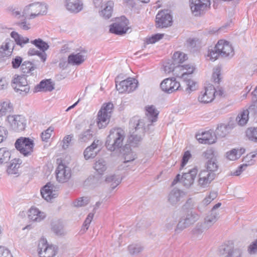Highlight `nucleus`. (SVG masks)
<instances>
[{
  "label": "nucleus",
  "instance_id": "nucleus-1",
  "mask_svg": "<svg viewBox=\"0 0 257 257\" xmlns=\"http://www.w3.org/2000/svg\"><path fill=\"white\" fill-rule=\"evenodd\" d=\"M234 55V51L231 45L224 40H219L215 47L209 49L207 57L214 61L219 56L222 57H231Z\"/></svg>",
  "mask_w": 257,
  "mask_h": 257
},
{
  "label": "nucleus",
  "instance_id": "nucleus-2",
  "mask_svg": "<svg viewBox=\"0 0 257 257\" xmlns=\"http://www.w3.org/2000/svg\"><path fill=\"white\" fill-rule=\"evenodd\" d=\"M125 137L124 131L120 127H114L109 131L106 138L105 146L110 151L120 148L123 144Z\"/></svg>",
  "mask_w": 257,
  "mask_h": 257
},
{
  "label": "nucleus",
  "instance_id": "nucleus-3",
  "mask_svg": "<svg viewBox=\"0 0 257 257\" xmlns=\"http://www.w3.org/2000/svg\"><path fill=\"white\" fill-rule=\"evenodd\" d=\"M47 6L45 4L35 3L26 6L23 11V17L29 20L45 15L47 12Z\"/></svg>",
  "mask_w": 257,
  "mask_h": 257
},
{
  "label": "nucleus",
  "instance_id": "nucleus-4",
  "mask_svg": "<svg viewBox=\"0 0 257 257\" xmlns=\"http://www.w3.org/2000/svg\"><path fill=\"white\" fill-rule=\"evenodd\" d=\"M113 109V104L111 102L104 103L97 115L96 123L99 128H105L109 123Z\"/></svg>",
  "mask_w": 257,
  "mask_h": 257
},
{
  "label": "nucleus",
  "instance_id": "nucleus-5",
  "mask_svg": "<svg viewBox=\"0 0 257 257\" xmlns=\"http://www.w3.org/2000/svg\"><path fill=\"white\" fill-rule=\"evenodd\" d=\"M197 173V168L194 167L187 172L183 173L182 176L178 174L172 182V185L174 186L180 182L184 187L189 188L194 184Z\"/></svg>",
  "mask_w": 257,
  "mask_h": 257
},
{
  "label": "nucleus",
  "instance_id": "nucleus-6",
  "mask_svg": "<svg viewBox=\"0 0 257 257\" xmlns=\"http://www.w3.org/2000/svg\"><path fill=\"white\" fill-rule=\"evenodd\" d=\"M194 68L190 65H178L175 66L174 64H167L164 66V70L166 73H169L173 72L174 75L179 78L185 79L186 76L192 74Z\"/></svg>",
  "mask_w": 257,
  "mask_h": 257
},
{
  "label": "nucleus",
  "instance_id": "nucleus-7",
  "mask_svg": "<svg viewBox=\"0 0 257 257\" xmlns=\"http://www.w3.org/2000/svg\"><path fill=\"white\" fill-rule=\"evenodd\" d=\"M12 86L16 92L23 96L26 95L30 89L25 75H15L12 80Z\"/></svg>",
  "mask_w": 257,
  "mask_h": 257
},
{
  "label": "nucleus",
  "instance_id": "nucleus-8",
  "mask_svg": "<svg viewBox=\"0 0 257 257\" xmlns=\"http://www.w3.org/2000/svg\"><path fill=\"white\" fill-rule=\"evenodd\" d=\"M199 215L193 211H188L185 216L179 221L175 231L179 233L185 228L193 225L199 219Z\"/></svg>",
  "mask_w": 257,
  "mask_h": 257
},
{
  "label": "nucleus",
  "instance_id": "nucleus-9",
  "mask_svg": "<svg viewBox=\"0 0 257 257\" xmlns=\"http://www.w3.org/2000/svg\"><path fill=\"white\" fill-rule=\"evenodd\" d=\"M128 25V21L125 17L117 18L115 22L110 25L109 32L118 35L125 34L129 29Z\"/></svg>",
  "mask_w": 257,
  "mask_h": 257
},
{
  "label": "nucleus",
  "instance_id": "nucleus-10",
  "mask_svg": "<svg viewBox=\"0 0 257 257\" xmlns=\"http://www.w3.org/2000/svg\"><path fill=\"white\" fill-rule=\"evenodd\" d=\"M34 146V141L28 138L21 137L18 139L15 143L16 149L25 156L32 153Z\"/></svg>",
  "mask_w": 257,
  "mask_h": 257
},
{
  "label": "nucleus",
  "instance_id": "nucleus-11",
  "mask_svg": "<svg viewBox=\"0 0 257 257\" xmlns=\"http://www.w3.org/2000/svg\"><path fill=\"white\" fill-rule=\"evenodd\" d=\"M116 88L119 93H130L134 91L138 87V81L134 78H128L119 83L116 82Z\"/></svg>",
  "mask_w": 257,
  "mask_h": 257
},
{
  "label": "nucleus",
  "instance_id": "nucleus-12",
  "mask_svg": "<svg viewBox=\"0 0 257 257\" xmlns=\"http://www.w3.org/2000/svg\"><path fill=\"white\" fill-rule=\"evenodd\" d=\"M190 7L195 16H200L210 5V0H190Z\"/></svg>",
  "mask_w": 257,
  "mask_h": 257
},
{
  "label": "nucleus",
  "instance_id": "nucleus-13",
  "mask_svg": "<svg viewBox=\"0 0 257 257\" xmlns=\"http://www.w3.org/2000/svg\"><path fill=\"white\" fill-rule=\"evenodd\" d=\"M215 89L213 85L209 84L200 92L198 97V100L202 103H208L212 101L214 99Z\"/></svg>",
  "mask_w": 257,
  "mask_h": 257
},
{
  "label": "nucleus",
  "instance_id": "nucleus-14",
  "mask_svg": "<svg viewBox=\"0 0 257 257\" xmlns=\"http://www.w3.org/2000/svg\"><path fill=\"white\" fill-rule=\"evenodd\" d=\"M56 178L60 183L67 182L71 176L70 168L62 163H60L56 170Z\"/></svg>",
  "mask_w": 257,
  "mask_h": 257
},
{
  "label": "nucleus",
  "instance_id": "nucleus-15",
  "mask_svg": "<svg viewBox=\"0 0 257 257\" xmlns=\"http://www.w3.org/2000/svg\"><path fill=\"white\" fill-rule=\"evenodd\" d=\"M143 124L142 120H139L137 126L135 127V131L128 138L129 143L133 147L137 146L142 140L144 133V131L146 129V128L143 129L140 127V126H143ZM145 126H144V127Z\"/></svg>",
  "mask_w": 257,
  "mask_h": 257
},
{
  "label": "nucleus",
  "instance_id": "nucleus-16",
  "mask_svg": "<svg viewBox=\"0 0 257 257\" xmlns=\"http://www.w3.org/2000/svg\"><path fill=\"white\" fill-rule=\"evenodd\" d=\"M38 249L40 257H54L56 253L55 247L48 245L45 239H42L39 241Z\"/></svg>",
  "mask_w": 257,
  "mask_h": 257
},
{
  "label": "nucleus",
  "instance_id": "nucleus-17",
  "mask_svg": "<svg viewBox=\"0 0 257 257\" xmlns=\"http://www.w3.org/2000/svg\"><path fill=\"white\" fill-rule=\"evenodd\" d=\"M180 87V83L174 78L165 79L160 84L161 90L167 93H172L179 90Z\"/></svg>",
  "mask_w": 257,
  "mask_h": 257
},
{
  "label": "nucleus",
  "instance_id": "nucleus-18",
  "mask_svg": "<svg viewBox=\"0 0 257 257\" xmlns=\"http://www.w3.org/2000/svg\"><path fill=\"white\" fill-rule=\"evenodd\" d=\"M8 118L12 128L14 131L20 132L25 129L26 125V120L23 115H9Z\"/></svg>",
  "mask_w": 257,
  "mask_h": 257
},
{
  "label": "nucleus",
  "instance_id": "nucleus-19",
  "mask_svg": "<svg viewBox=\"0 0 257 257\" xmlns=\"http://www.w3.org/2000/svg\"><path fill=\"white\" fill-rule=\"evenodd\" d=\"M172 19L167 11L159 12L156 17V25L157 27L164 28L171 25Z\"/></svg>",
  "mask_w": 257,
  "mask_h": 257
},
{
  "label": "nucleus",
  "instance_id": "nucleus-20",
  "mask_svg": "<svg viewBox=\"0 0 257 257\" xmlns=\"http://www.w3.org/2000/svg\"><path fill=\"white\" fill-rule=\"evenodd\" d=\"M186 196V193L177 188H174L168 195V201L172 205L178 204L182 201Z\"/></svg>",
  "mask_w": 257,
  "mask_h": 257
},
{
  "label": "nucleus",
  "instance_id": "nucleus-21",
  "mask_svg": "<svg viewBox=\"0 0 257 257\" xmlns=\"http://www.w3.org/2000/svg\"><path fill=\"white\" fill-rule=\"evenodd\" d=\"M215 178L213 174L202 170L198 174V185L202 188H207Z\"/></svg>",
  "mask_w": 257,
  "mask_h": 257
},
{
  "label": "nucleus",
  "instance_id": "nucleus-22",
  "mask_svg": "<svg viewBox=\"0 0 257 257\" xmlns=\"http://www.w3.org/2000/svg\"><path fill=\"white\" fill-rule=\"evenodd\" d=\"M56 187L51 183H48L41 190V194L43 198L47 201L58 196V193L55 190Z\"/></svg>",
  "mask_w": 257,
  "mask_h": 257
},
{
  "label": "nucleus",
  "instance_id": "nucleus-23",
  "mask_svg": "<svg viewBox=\"0 0 257 257\" xmlns=\"http://www.w3.org/2000/svg\"><path fill=\"white\" fill-rule=\"evenodd\" d=\"M87 54L85 51H81L76 54L73 53L68 57V63L72 65H79L87 58Z\"/></svg>",
  "mask_w": 257,
  "mask_h": 257
},
{
  "label": "nucleus",
  "instance_id": "nucleus-24",
  "mask_svg": "<svg viewBox=\"0 0 257 257\" xmlns=\"http://www.w3.org/2000/svg\"><path fill=\"white\" fill-rule=\"evenodd\" d=\"M100 142L98 140H95L92 144L87 147L83 152L84 158L86 160L94 158L97 154L99 150L98 149Z\"/></svg>",
  "mask_w": 257,
  "mask_h": 257
},
{
  "label": "nucleus",
  "instance_id": "nucleus-25",
  "mask_svg": "<svg viewBox=\"0 0 257 257\" xmlns=\"http://www.w3.org/2000/svg\"><path fill=\"white\" fill-rule=\"evenodd\" d=\"M196 137L200 143L204 144H212L214 143L216 140V136L215 133L210 131L197 134Z\"/></svg>",
  "mask_w": 257,
  "mask_h": 257
},
{
  "label": "nucleus",
  "instance_id": "nucleus-26",
  "mask_svg": "<svg viewBox=\"0 0 257 257\" xmlns=\"http://www.w3.org/2000/svg\"><path fill=\"white\" fill-rule=\"evenodd\" d=\"M220 253H227L225 257H241L242 251L238 248H233L231 245L226 244L221 245L219 247Z\"/></svg>",
  "mask_w": 257,
  "mask_h": 257
},
{
  "label": "nucleus",
  "instance_id": "nucleus-27",
  "mask_svg": "<svg viewBox=\"0 0 257 257\" xmlns=\"http://www.w3.org/2000/svg\"><path fill=\"white\" fill-rule=\"evenodd\" d=\"M53 89H54V84L52 80L50 79H45L42 80L35 87L34 92H51Z\"/></svg>",
  "mask_w": 257,
  "mask_h": 257
},
{
  "label": "nucleus",
  "instance_id": "nucleus-28",
  "mask_svg": "<svg viewBox=\"0 0 257 257\" xmlns=\"http://www.w3.org/2000/svg\"><path fill=\"white\" fill-rule=\"evenodd\" d=\"M28 217L33 221L40 222L46 218V214L35 207H32L29 211Z\"/></svg>",
  "mask_w": 257,
  "mask_h": 257
},
{
  "label": "nucleus",
  "instance_id": "nucleus-29",
  "mask_svg": "<svg viewBox=\"0 0 257 257\" xmlns=\"http://www.w3.org/2000/svg\"><path fill=\"white\" fill-rule=\"evenodd\" d=\"M65 6L68 11L75 13H78L83 8L80 0H65Z\"/></svg>",
  "mask_w": 257,
  "mask_h": 257
},
{
  "label": "nucleus",
  "instance_id": "nucleus-30",
  "mask_svg": "<svg viewBox=\"0 0 257 257\" xmlns=\"http://www.w3.org/2000/svg\"><path fill=\"white\" fill-rule=\"evenodd\" d=\"M146 114L148 119L147 126L149 127L153 122H156L157 120L159 111L153 105L146 106Z\"/></svg>",
  "mask_w": 257,
  "mask_h": 257
},
{
  "label": "nucleus",
  "instance_id": "nucleus-31",
  "mask_svg": "<svg viewBox=\"0 0 257 257\" xmlns=\"http://www.w3.org/2000/svg\"><path fill=\"white\" fill-rule=\"evenodd\" d=\"M15 43L10 39H7L0 48V52L4 56H10L14 50Z\"/></svg>",
  "mask_w": 257,
  "mask_h": 257
},
{
  "label": "nucleus",
  "instance_id": "nucleus-32",
  "mask_svg": "<svg viewBox=\"0 0 257 257\" xmlns=\"http://www.w3.org/2000/svg\"><path fill=\"white\" fill-rule=\"evenodd\" d=\"M13 110V105L10 100L5 99L0 101V119L11 113Z\"/></svg>",
  "mask_w": 257,
  "mask_h": 257
},
{
  "label": "nucleus",
  "instance_id": "nucleus-33",
  "mask_svg": "<svg viewBox=\"0 0 257 257\" xmlns=\"http://www.w3.org/2000/svg\"><path fill=\"white\" fill-rule=\"evenodd\" d=\"M113 5V2L110 1L103 4L101 6L102 10L99 13L100 16L105 19L110 18L112 15Z\"/></svg>",
  "mask_w": 257,
  "mask_h": 257
},
{
  "label": "nucleus",
  "instance_id": "nucleus-34",
  "mask_svg": "<svg viewBox=\"0 0 257 257\" xmlns=\"http://www.w3.org/2000/svg\"><path fill=\"white\" fill-rule=\"evenodd\" d=\"M219 216L216 213L211 212L205 217L202 228L201 232L204 229H207L211 227L218 220Z\"/></svg>",
  "mask_w": 257,
  "mask_h": 257
},
{
  "label": "nucleus",
  "instance_id": "nucleus-35",
  "mask_svg": "<svg viewBox=\"0 0 257 257\" xmlns=\"http://www.w3.org/2000/svg\"><path fill=\"white\" fill-rule=\"evenodd\" d=\"M205 171L209 173L213 174L215 177L218 174L219 165L217 160L214 161H207L205 165Z\"/></svg>",
  "mask_w": 257,
  "mask_h": 257
},
{
  "label": "nucleus",
  "instance_id": "nucleus-36",
  "mask_svg": "<svg viewBox=\"0 0 257 257\" xmlns=\"http://www.w3.org/2000/svg\"><path fill=\"white\" fill-rule=\"evenodd\" d=\"M22 162L20 159H14L8 167L7 172L9 175H17Z\"/></svg>",
  "mask_w": 257,
  "mask_h": 257
},
{
  "label": "nucleus",
  "instance_id": "nucleus-37",
  "mask_svg": "<svg viewBox=\"0 0 257 257\" xmlns=\"http://www.w3.org/2000/svg\"><path fill=\"white\" fill-rule=\"evenodd\" d=\"M244 149H233L226 153V158L230 161H235L239 158L241 155L244 153Z\"/></svg>",
  "mask_w": 257,
  "mask_h": 257
},
{
  "label": "nucleus",
  "instance_id": "nucleus-38",
  "mask_svg": "<svg viewBox=\"0 0 257 257\" xmlns=\"http://www.w3.org/2000/svg\"><path fill=\"white\" fill-rule=\"evenodd\" d=\"M11 36L14 39L16 43L21 47H23L24 45L29 42L28 38L20 35L14 31L11 33Z\"/></svg>",
  "mask_w": 257,
  "mask_h": 257
},
{
  "label": "nucleus",
  "instance_id": "nucleus-39",
  "mask_svg": "<svg viewBox=\"0 0 257 257\" xmlns=\"http://www.w3.org/2000/svg\"><path fill=\"white\" fill-rule=\"evenodd\" d=\"M230 127L225 124H221L218 126L215 130V136L219 138L225 137L229 132Z\"/></svg>",
  "mask_w": 257,
  "mask_h": 257
},
{
  "label": "nucleus",
  "instance_id": "nucleus-40",
  "mask_svg": "<svg viewBox=\"0 0 257 257\" xmlns=\"http://www.w3.org/2000/svg\"><path fill=\"white\" fill-rule=\"evenodd\" d=\"M121 181V177L118 175L111 174L107 175L105 179V181L108 183H110V186L112 189H114Z\"/></svg>",
  "mask_w": 257,
  "mask_h": 257
},
{
  "label": "nucleus",
  "instance_id": "nucleus-41",
  "mask_svg": "<svg viewBox=\"0 0 257 257\" xmlns=\"http://www.w3.org/2000/svg\"><path fill=\"white\" fill-rule=\"evenodd\" d=\"M144 246L140 243H133L127 247V250L131 255H136L144 249Z\"/></svg>",
  "mask_w": 257,
  "mask_h": 257
},
{
  "label": "nucleus",
  "instance_id": "nucleus-42",
  "mask_svg": "<svg viewBox=\"0 0 257 257\" xmlns=\"http://www.w3.org/2000/svg\"><path fill=\"white\" fill-rule=\"evenodd\" d=\"M93 168L98 173L102 174L107 169L106 163L103 159H99L94 164Z\"/></svg>",
  "mask_w": 257,
  "mask_h": 257
},
{
  "label": "nucleus",
  "instance_id": "nucleus-43",
  "mask_svg": "<svg viewBox=\"0 0 257 257\" xmlns=\"http://www.w3.org/2000/svg\"><path fill=\"white\" fill-rule=\"evenodd\" d=\"M249 111L248 110H244L239 113L236 117V121L240 125H244L246 124L248 120Z\"/></svg>",
  "mask_w": 257,
  "mask_h": 257
},
{
  "label": "nucleus",
  "instance_id": "nucleus-44",
  "mask_svg": "<svg viewBox=\"0 0 257 257\" xmlns=\"http://www.w3.org/2000/svg\"><path fill=\"white\" fill-rule=\"evenodd\" d=\"M187 59V55L180 52H175L173 56V64L174 65H178L180 63H182Z\"/></svg>",
  "mask_w": 257,
  "mask_h": 257
},
{
  "label": "nucleus",
  "instance_id": "nucleus-45",
  "mask_svg": "<svg viewBox=\"0 0 257 257\" xmlns=\"http://www.w3.org/2000/svg\"><path fill=\"white\" fill-rule=\"evenodd\" d=\"M92 137V131L90 129H88L79 135L78 141L81 143L87 142L91 139Z\"/></svg>",
  "mask_w": 257,
  "mask_h": 257
},
{
  "label": "nucleus",
  "instance_id": "nucleus-46",
  "mask_svg": "<svg viewBox=\"0 0 257 257\" xmlns=\"http://www.w3.org/2000/svg\"><path fill=\"white\" fill-rule=\"evenodd\" d=\"M11 153L6 148L0 149V164L7 163L10 159Z\"/></svg>",
  "mask_w": 257,
  "mask_h": 257
},
{
  "label": "nucleus",
  "instance_id": "nucleus-47",
  "mask_svg": "<svg viewBox=\"0 0 257 257\" xmlns=\"http://www.w3.org/2000/svg\"><path fill=\"white\" fill-rule=\"evenodd\" d=\"M31 43L42 50L43 51L42 53H45V51L48 50L49 47L48 44L41 39L32 41Z\"/></svg>",
  "mask_w": 257,
  "mask_h": 257
},
{
  "label": "nucleus",
  "instance_id": "nucleus-48",
  "mask_svg": "<svg viewBox=\"0 0 257 257\" xmlns=\"http://www.w3.org/2000/svg\"><path fill=\"white\" fill-rule=\"evenodd\" d=\"M246 137L251 141L257 142V127H250L246 131Z\"/></svg>",
  "mask_w": 257,
  "mask_h": 257
},
{
  "label": "nucleus",
  "instance_id": "nucleus-49",
  "mask_svg": "<svg viewBox=\"0 0 257 257\" xmlns=\"http://www.w3.org/2000/svg\"><path fill=\"white\" fill-rule=\"evenodd\" d=\"M22 72L24 74H29L35 69L34 65L30 62H24L21 66Z\"/></svg>",
  "mask_w": 257,
  "mask_h": 257
},
{
  "label": "nucleus",
  "instance_id": "nucleus-50",
  "mask_svg": "<svg viewBox=\"0 0 257 257\" xmlns=\"http://www.w3.org/2000/svg\"><path fill=\"white\" fill-rule=\"evenodd\" d=\"M203 156L208 161H214L217 160V155L216 153L212 149L206 150L203 153Z\"/></svg>",
  "mask_w": 257,
  "mask_h": 257
},
{
  "label": "nucleus",
  "instance_id": "nucleus-51",
  "mask_svg": "<svg viewBox=\"0 0 257 257\" xmlns=\"http://www.w3.org/2000/svg\"><path fill=\"white\" fill-rule=\"evenodd\" d=\"M187 87L185 89L186 92L190 94L196 90L197 88L196 83L192 80L188 79L186 81Z\"/></svg>",
  "mask_w": 257,
  "mask_h": 257
},
{
  "label": "nucleus",
  "instance_id": "nucleus-52",
  "mask_svg": "<svg viewBox=\"0 0 257 257\" xmlns=\"http://www.w3.org/2000/svg\"><path fill=\"white\" fill-rule=\"evenodd\" d=\"M255 157L256 154L255 153H251L247 155L243 159V161L245 163L242 164V165H245V168H246L248 166L253 165L254 163V160H253L252 159Z\"/></svg>",
  "mask_w": 257,
  "mask_h": 257
},
{
  "label": "nucleus",
  "instance_id": "nucleus-53",
  "mask_svg": "<svg viewBox=\"0 0 257 257\" xmlns=\"http://www.w3.org/2000/svg\"><path fill=\"white\" fill-rule=\"evenodd\" d=\"M28 54L29 55H31V56L35 55H38V56L40 57L41 60L43 62H44L46 60L47 55L45 53H42L41 52L36 50L35 49H29V50L28 52Z\"/></svg>",
  "mask_w": 257,
  "mask_h": 257
},
{
  "label": "nucleus",
  "instance_id": "nucleus-54",
  "mask_svg": "<svg viewBox=\"0 0 257 257\" xmlns=\"http://www.w3.org/2000/svg\"><path fill=\"white\" fill-rule=\"evenodd\" d=\"M89 202V199L87 197H81L75 200L73 204L76 207H82L86 205Z\"/></svg>",
  "mask_w": 257,
  "mask_h": 257
},
{
  "label": "nucleus",
  "instance_id": "nucleus-55",
  "mask_svg": "<svg viewBox=\"0 0 257 257\" xmlns=\"http://www.w3.org/2000/svg\"><path fill=\"white\" fill-rule=\"evenodd\" d=\"M54 131V128L49 127L45 131L42 133L41 138L43 141L47 142L51 136V134Z\"/></svg>",
  "mask_w": 257,
  "mask_h": 257
},
{
  "label": "nucleus",
  "instance_id": "nucleus-56",
  "mask_svg": "<svg viewBox=\"0 0 257 257\" xmlns=\"http://www.w3.org/2000/svg\"><path fill=\"white\" fill-rule=\"evenodd\" d=\"M53 230L57 235H62L65 233L63 227L61 224L54 225L53 227Z\"/></svg>",
  "mask_w": 257,
  "mask_h": 257
},
{
  "label": "nucleus",
  "instance_id": "nucleus-57",
  "mask_svg": "<svg viewBox=\"0 0 257 257\" xmlns=\"http://www.w3.org/2000/svg\"><path fill=\"white\" fill-rule=\"evenodd\" d=\"M73 136L72 135H69L65 136L62 141L63 145H62V148L63 149H67L69 144L72 140V139L73 138Z\"/></svg>",
  "mask_w": 257,
  "mask_h": 257
},
{
  "label": "nucleus",
  "instance_id": "nucleus-58",
  "mask_svg": "<svg viewBox=\"0 0 257 257\" xmlns=\"http://www.w3.org/2000/svg\"><path fill=\"white\" fill-rule=\"evenodd\" d=\"M164 36V34H157L152 36L147 40L148 44H154L159 40H161Z\"/></svg>",
  "mask_w": 257,
  "mask_h": 257
},
{
  "label": "nucleus",
  "instance_id": "nucleus-59",
  "mask_svg": "<svg viewBox=\"0 0 257 257\" xmlns=\"http://www.w3.org/2000/svg\"><path fill=\"white\" fill-rule=\"evenodd\" d=\"M194 205V203L192 199L190 198L187 200L185 203L182 206L183 210L191 211L193 209Z\"/></svg>",
  "mask_w": 257,
  "mask_h": 257
},
{
  "label": "nucleus",
  "instance_id": "nucleus-60",
  "mask_svg": "<svg viewBox=\"0 0 257 257\" xmlns=\"http://www.w3.org/2000/svg\"><path fill=\"white\" fill-rule=\"evenodd\" d=\"M136 158V155L130 151L128 154L125 155L123 163L126 164L127 163L131 162L134 161Z\"/></svg>",
  "mask_w": 257,
  "mask_h": 257
},
{
  "label": "nucleus",
  "instance_id": "nucleus-61",
  "mask_svg": "<svg viewBox=\"0 0 257 257\" xmlns=\"http://www.w3.org/2000/svg\"><path fill=\"white\" fill-rule=\"evenodd\" d=\"M212 79L214 82L218 83L220 80V70L216 68L214 70L212 74Z\"/></svg>",
  "mask_w": 257,
  "mask_h": 257
},
{
  "label": "nucleus",
  "instance_id": "nucleus-62",
  "mask_svg": "<svg viewBox=\"0 0 257 257\" xmlns=\"http://www.w3.org/2000/svg\"><path fill=\"white\" fill-rule=\"evenodd\" d=\"M9 11L11 14L16 18H20L21 16H23V15H21V11L18 8H9Z\"/></svg>",
  "mask_w": 257,
  "mask_h": 257
},
{
  "label": "nucleus",
  "instance_id": "nucleus-63",
  "mask_svg": "<svg viewBox=\"0 0 257 257\" xmlns=\"http://www.w3.org/2000/svg\"><path fill=\"white\" fill-rule=\"evenodd\" d=\"M93 216L94 213H90L86 218L83 224L84 226L86 228V230L88 229L89 225L93 219Z\"/></svg>",
  "mask_w": 257,
  "mask_h": 257
},
{
  "label": "nucleus",
  "instance_id": "nucleus-64",
  "mask_svg": "<svg viewBox=\"0 0 257 257\" xmlns=\"http://www.w3.org/2000/svg\"><path fill=\"white\" fill-rule=\"evenodd\" d=\"M248 251L250 254H254L257 252V240L248 246Z\"/></svg>",
  "mask_w": 257,
  "mask_h": 257
}]
</instances>
